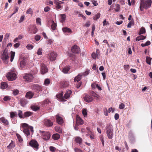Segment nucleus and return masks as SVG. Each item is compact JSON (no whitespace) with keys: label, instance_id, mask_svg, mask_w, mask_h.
<instances>
[{"label":"nucleus","instance_id":"6","mask_svg":"<svg viewBox=\"0 0 152 152\" xmlns=\"http://www.w3.org/2000/svg\"><path fill=\"white\" fill-rule=\"evenodd\" d=\"M57 55L56 53L52 52L48 54V58L51 61H53L56 60Z\"/></svg>","mask_w":152,"mask_h":152},{"label":"nucleus","instance_id":"13","mask_svg":"<svg viewBox=\"0 0 152 152\" xmlns=\"http://www.w3.org/2000/svg\"><path fill=\"white\" fill-rule=\"evenodd\" d=\"M42 132V135L44 139L46 140L50 138V135L49 132Z\"/></svg>","mask_w":152,"mask_h":152},{"label":"nucleus","instance_id":"52","mask_svg":"<svg viewBox=\"0 0 152 152\" xmlns=\"http://www.w3.org/2000/svg\"><path fill=\"white\" fill-rule=\"evenodd\" d=\"M19 93V91L17 89H15L13 91V94L15 96L18 95Z\"/></svg>","mask_w":152,"mask_h":152},{"label":"nucleus","instance_id":"55","mask_svg":"<svg viewBox=\"0 0 152 152\" xmlns=\"http://www.w3.org/2000/svg\"><path fill=\"white\" fill-rule=\"evenodd\" d=\"M89 70H87L84 72L83 73V75L84 76H86L88 75L89 73Z\"/></svg>","mask_w":152,"mask_h":152},{"label":"nucleus","instance_id":"50","mask_svg":"<svg viewBox=\"0 0 152 152\" xmlns=\"http://www.w3.org/2000/svg\"><path fill=\"white\" fill-rule=\"evenodd\" d=\"M18 116L20 118H24V115H22V113L20 110H18Z\"/></svg>","mask_w":152,"mask_h":152},{"label":"nucleus","instance_id":"36","mask_svg":"<svg viewBox=\"0 0 152 152\" xmlns=\"http://www.w3.org/2000/svg\"><path fill=\"white\" fill-rule=\"evenodd\" d=\"M17 115V113L15 112H11L10 113V118H14Z\"/></svg>","mask_w":152,"mask_h":152},{"label":"nucleus","instance_id":"46","mask_svg":"<svg viewBox=\"0 0 152 152\" xmlns=\"http://www.w3.org/2000/svg\"><path fill=\"white\" fill-rule=\"evenodd\" d=\"M33 13V11L32 10L31 8H29L28 9L26 12V13L27 14H30L32 15Z\"/></svg>","mask_w":152,"mask_h":152},{"label":"nucleus","instance_id":"4","mask_svg":"<svg viewBox=\"0 0 152 152\" xmlns=\"http://www.w3.org/2000/svg\"><path fill=\"white\" fill-rule=\"evenodd\" d=\"M9 53L7 50L6 49L4 50L3 53L1 56V59L4 61L5 64H7L8 63L7 60L9 59V56H8Z\"/></svg>","mask_w":152,"mask_h":152},{"label":"nucleus","instance_id":"58","mask_svg":"<svg viewBox=\"0 0 152 152\" xmlns=\"http://www.w3.org/2000/svg\"><path fill=\"white\" fill-rule=\"evenodd\" d=\"M10 98L9 96H5L4 98V101H7L10 100Z\"/></svg>","mask_w":152,"mask_h":152},{"label":"nucleus","instance_id":"10","mask_svg":"<svg viewBox=\"0 0 152 152\" xmlns=\"http://www.w3.org/2000/svg\"><path fill=\"white\" fill-rule=\"evenodd\" d=\"M76 124L77 126L82 125L84 123L83 120L78 115H77L76 117Z\"/></svg>","mask_w":152,"mask_h":152},{"label":"nucleus","instance_id":"15","mask_svg":"<svg viewBox=\"0 0 152 152\" xmlns=\"http://www.w3.org/2000/svg\"><path fill=\"white\" fill-rule=\"evenodd\" d=\"M63 93L62 92L60 93L59 94L57 95L56 96L58 99L61 101H64L66 100H64V97H63Z\"/></svg>","mask_w":152,"mask_h":152},{"label":"nucleus","instance_id":"44","mask_svg":"<svg viewBox=\"0 0 152 152\" xmlns=\"http://www.w3.org/2000/svg\"><path fill=\"white\" fill-rule=\"evenodd\" d=\"M41 19L39 18H37L36 19V22L37 24L39 25H41Z\"/></svg>","mask_w":152,"mask_h":152},{"label":"nucleus","instance_id":"56","mask_svg":"<svg viewBox=\"0 0 152 152\" xmlns=\"http://www.w3.org/2000/svg\"><path fill=\"white\" fill-rule=\"evenodd\" d=\"M40 36L39 35H37L35 37V39L36 41H38L40 39Z\"/></svg>","mask_w":152,"mask_h":152},{"label":"nucleus","instance_id":"8","mask_svg":"<svg viewBox=\"0 0 152 152\" xmlns=\"http://www.w3.org/2000/svg\"><path fill=\"white\" fill-rule=\"evenodd\" d=\"M29 145L31 147L37 149L38 148L39 144L35 140H32L29 143Z\"/></svg>","mask_w":152,"mask_h":152},{"label":"nucleus","instance_id":"24","mask_svg":"<svg viewBox=\"0 0 152 152\" xmlns=\"http://www.w3.org/2000/svg\"><path fill=\"white\" fill-rule=\"evenodd\" d=\"M95 86H96V88H97L99 90H102L101 88L99 86H98V85L97 84H96L95 83H94L92 84L91 85V87L94 89H96Z\"/></svg>","mask_w":152,"mask_h":152},{"label":"nucleus","instance_id":"51","mask_svg":"<svg viewBox=\"0 0 152 152\" xmlns=\"http://www.w3.org/2000/svg\"><path fill=\"white\" fill-rule=\"evenodd\" d=\"M16 135L18 140L20 142H21L23 141V140L20 136L18 134H17Z\"/></svg>","mask_w":152,"mask_h":152},{"label":"nucleus","instance_id":"2","mask_svg":"<svg viewBox=\"0 0 152 152\" xmlns=\"http://www.w3.org/2000/svg\"><path fill=\"white\" fill-rule=\"evenodd\" d=\"M106 134L108 138L112 139L113 136V128L110 125H107L106 127Z\"/></svg>","mask_w":152,"mask_h":152},{"label":"nucleus","instance_id":"38","mask_svg":"<svg viewBox=\"0 0 152 152\" xmlns=\"http://www.w3.org/2000/svg\"><path fill=\"white\" fill-rule=\"evenodd\" d=\"M151 58L150 57H147L146 58V62L149 65L151 64Z\"/></svg>","mask_w":152,"mask_h":152},{"label":"nucleus","instance_id":"41","mask_svg":"<svg viewBox=\"0 0 152 152\" xmlns=\"http://www.w3.org/2000/svg\"><path fill=\"white\" fill-rule=\"evenodd\" d=\"M20 102L21 105L23 107H24L25 104L26 103L25 100L23 99H20Z\"/></svg>","mask_w":152,"mask_h":152},{"label":"nucleus","instance_id":"61","mask_svg":"<svg viewBox=\"0 0 152 152\" xmlns=\"http://www.w3.org/2000/svg\"><path fill=\"white\" fill-rule=\"evenodd\" d=\"M82 113L84 116H86L87 114L86 110V109H83V110Z\"/></svg>","mask_w":152,"mask_h":152},{"label":"nucleus","instance_id":"3","mask_svg":"<svg viewBox=\"0 0 152 152\" xmlns=\"http://www.w3.org/2000/svg\"><path fill=\"white\" fill-rule=\"evenodd\" d=\"M14 71L9 72L6 75L8 79L10 81L15 80L17 78L16 74L14 73Z\"/></svg>","mask_w":152,"mask_h":152},{"label":"nucleus","instance_id":"20","mask_svg":"<svg viewBox=\"0 0 152 152\" xmlns=\"http://www.w3.org/2000/svg\"><path fill=\"white\" fill-rule=\"evenodd\" d=\"M72 91L70 90H68L67 91L64 96V98L66 99H68L71 95Z\"/></svg>","mask_w":152,"mask_h":152},{"label":"nucleus","instance_id":"25","mask_svg":"<svg viewBox=\"0 0 152 152\" xmlns=\"http://www.w3.org/2000/svg\"><path fill=\"white\" fill-rule=\"evenodd\" d=\"M62 30L64 32L72 33V31L71 29L67 27H64L62 28Z\"/></svg>","mask_w":152,"mask_h":152},{"label":"nucleus","instance_id":"49","mask_svg":"<svg viewBox=\"0 0 152 152\" xmlns=\"http://www.w3.org/2000/svg\"><path fill=\"white\" fill-rule=\"evenodd\" d=\"M42 49L41 48H39L37 52V54L38 55H40L42 54Z\"/></svg>","mask_w":152,"mask_h":152},{"label":"nucleus","instance_id":"19","mask_svg":"<svg viewBox=\"0 0 152 152\" xmlns=\"http://www.w3.org/2000/svg\"><path fill=\"white\" fill-rule=\"evenodd\" d=\"M26 61L25 59H23L20 61V66L21 69H23L25 67L26 65Z\"/></svg>","mask_w":152,"mask_h":152},{"label":"nucleus","instance_id":"34","mask_svg":"<svg viewBox=\"0 0 152 152\" xmlns=\"http://www.w3.org/2000/svg\"><path fill=\"white\" fill-rule=\"evenodd\" d=\"M81 76L79 75H78L74 79V81L75 82H76V81H77V82H78V81H79L81 79Z\"/></svg>","mask_w":152,"mask_h":152},{"label":"nucleus","instance_id":"39","mask_svg":"<svg viewBox=\"0 0 152 152\" xmlns=\"http://www.w3.org/2000/svg\"><path fill=\"white\" fill-rule=\"evenodd\" d=\"M15 52L11 51L10 61L12 62L15 57Z\"/></svg>","mask_w":152,"mask_h":152},{"label":"nucleus","instance_id":"63","mask_svg":"<svg viewBox=\"0 0 152 152\" xmlns=\"http://www.w3.org/2000/svg\"><path fill=\"white\" fill-rule=\"evenodd\" d=\"M56 148L54 147L50 146V150L52 152H54L56 150Z\"/></svg>","mask_w":152,"mask_h":152},{"label":"nucleus","instance_id":"16","mask_svg":"<svg viewBox=\"0 0 152 152\" xmlns=\"http://www.w3.org/2000/svg\"><path fill=\"white\" fill-rule=\"evenodd\" d=\"M91 94L92 96H93L95 98V99H102V97L100 96L99 95L96 94V93H95L94 91H92L91 92Z\"/></svg>","mask_w":152,"mask_h":152},{"label":"nucleus","instance_id":"64","mask_svg":"<svg viewBox=\"0 0 152 152\" xmlns=\"http://www.w3.org/2000/svg\"><path fill=\"white\" fill-rule=\"evenodd\" d=\"M74 149L75 152H82V150L77 148H75Z\"/></svg>","mask_w":152,"mask_h":152},{"label":"nucleus","instance_id":"54","mask_svg":"<svg viewBox=\"0 0 152 152\" xmlns=\"http://www.w3.org/2000/svg\"><path fill=\"white\" fill-rule=\"evenodd\" d=\"M28 50H31L33 48V46L30 44H28L26 47Z\"/></svg>","mask_w":152,"mask_h":152},{"label":"nucleus","instance_id":"35","mask_svg":"<svg viewBox=\"0 0 152 152\" xmlns=\"http://www.w3.org/2000/svg\"><path fill=\"white\" fill-rule=\"evenodd\" d=\"M56 27V24L53 21H52V25L51 26V28L53 30H54Z\"/></svg>","mask_w":152,"mask_h":152},{"label":"nucleus","instance_id":"22","mask_svg":"<svg viewBox=\"0 0 152 152\" xmlns=\"http://www.w3.org/2000/svg\"><path fill=\"white\" fill-rule=\"evenodd\" d=\"M34 95V94L31 91H29L27 93L26 97L29 99H31Z\"/></svg>","mask_w":152,"mask_h":152},{"label":"nucleus","instance_id":"40","mask_svg":"<svg viewBox=\"0 0 152 152\" xmlns=\"http://www.w3.org/2000/svg\"><path fill=\"white\" fill-rule=\"evenodd\" d=\"M100 16V14L99 13H98L95 15L94 17L93 18V19L94 20H97L99 18Z\"/></svg>","mask_w":152,"mask_h":152},{"label":"nucleus","instance_id":"33","mask_svg":"<svg viewBox=\"0 0 152 152\" xmlns=\"http://www.w3.org/2000/svg\"><path fill=\"white\" fill-rule=\"evenodd\" d=\"M61 22L63 23L64 22L65 20L66 15L65 14H62L61 15Z\"/></svg>","mask_w":152,"mask_h":152},{"label":"nucleus","instance_id":"29","mask_svg":"<svg viewBox=\"0 0 152 152\" xmlns=\"http://www.w3.org/2000/svg\"><path fill=\"white\" fill-rule=\"evenodd\" d=\"M60 135L58 134H54L53 136V138L55 140H57L59 139L60 138Z\"/></svg>","mask_w":152,"mask_h":152},{"label":"nucleus","instance_id":"21","mask_svg":"<svg viewBox=\"0 0 152 152\" xmlns=\"http://www.w3.org/2000/svg\"><path fill=\"white\" fill-rule=\"evenodd\" d=\"M15 146V144L13 141L11 140V142L10 143L9 145L7 146V148L8 149H11Z\"/></svg>","mask_w":152,"mask_h":152},{"label":"nucleus","instance_id":"18","mask_svg":"<svg viewBox=\"0 0 152 152\" xmlns=\"http://www.w3.org/2000/svg\"><path fill=\"white\" fill-rule=\"evenodd\" d=\"M29 31L31 33L35 34L37 32L38 29L36 26H34L31 28L30 29Z\"/></svg>","mask_w":152,"mask_h":152},{"label":"nucleus","instance_id":"42","mask_svg":"<svg viewBox=\"0 0 152 152\" xmlns=\"http://www.w3.org/2000/svg\"><path fill=\"white\" fill-rule=\"evenodd\" d=\"M151 44L150 42L149 41H148L145 43H142L141 44V46L142 47H145L146 46L148 45Z\"/></svg>","mask_w":152,"mask_h":152},{"label":"nucleus","instance_id":"23","mask_svg":"<svg viewBox=\"0 0 152 152\" xmlns=\"http://www.w3.org/2000/svg\"><path fill=\"white\" fill-rule=\"evenodd\" d=\"M0 121L5 125H7L9 124L8 121L4 117L0 118Z\"/></svg>","mask_w":152,"mask_h":152},{"label":"nucleus","instance_id":"26","mask_svg":"<svg viewBox=\"0 0 152 152\" xmlns=\"http://www.w3.org/2000/svg\"><path fill=\"white\" fill-rule=\"evenodd\" d=\"M7 85L6 82H2L1 83V89H4L7 88Z\"/></svg>","mask_w":152,"mask_h":152},{"label":"nucleus","instance_id":"27","mask_svg":"<svg viewBox=\"0 0 152 152\" xmlns=\"http://www.w3.org/2000/svg\"><path fill=\"white\" fill-rule=\"evenodd\" d=\"M82 139L80 137H77L75 138V141L76 142L80 144L82 142Z\"/></svg>","mask_w":152,"mask_h":152},{"label":"nucleus","instance_id":"30","mask_svg":"<svg viewBox=\"0 0 152 152\" xmlns=\"http://www.w3.org/2000/svg\"><path fill=\"white\" fill-rule=\"evenodd\" d=\"M61 85L63 87H67L69 86V83L68 82H63L61 83Z\"/></svg>","mask_w":152,"mask_h":152},{"label":"nucleus","instance_id":"47","mask_svg":"<svg viewBox=\"0 0 152 152\" xmlns=\"http://www.w3.org/2000/svg\"><path fill=\"white\" fill-rule=\"evenodd\" d=\"M55 129L57 132L59 133H61L62 132V129L59 127H56Z\"/></svg>","mask_w":152,"mask_h":152},{"label":"nucleus","instance_id":"60","mask_svg":"<svg viewBox=\"0 0 152 152\" xmlns=\"http://www.w3.org/2000/svg\"><path fill=\"white\" fill-rule=\"evenodd\" d=\"M124 68L125 70L127 71L129 69V65H125L124 66Z\"/></svg>","mask_w":152,"mask_h":152},{"label":"nucleus","instance_id":"9","mask_svg":"<svg viewBox=\"0 0 152 152\" xmlns=\"http://www.w3.org/2000/svg\"><path fill=\"white\" fill-rule=\"evenodd\" d=\"M33 77L32 75L31 74H26L23 77L25 80L28 82L31 81Z\"/></svg>","mask_w":152,"mask_h":152},{"label":"nucleus","instance_id":"37","mask_svg":"<svg viewBox=\"0 0 152 152\" xmlns=\"http://www.w3.org/2000/svg\"><path fill=\"white\" fill-rule=\"evenodd\" d=\"M145 28L144 27H142L141 28L139 34H141L145 33Z\"/></svg>","mask_w":152,"mask_h":152},{"label":"nucleus","instance_id":"14","mask_svg":"<svg viewBox=\"0 0 152 152\" xmlns=\"http://www.w3.org/2000/svg\"><path fill=\"white\" fill-rule=\"evenodd\" d=\"M41 72L42 74H44L47 72L48 69L45 65L42 64L41 65Z\"/></svg>","mask_w":152,"mask_h":152},{"label":"nucleus","instance_id":"28","mask_svg":"<svg viewBox=\"0 0 152 152\" xmlns=\"http://www.w3.org/2000/svg\"><path fill=\"white\" fill-rule=\"evenodd\" d=\"M146 37L142 35H140L137 37L136 38V40L137 41H139L141 40H143L145 39Z\"/></svg>","mask_w":152,"mask_h":152},{"label":"nucleus","instance_id":"43","mask_svg":"<svg viewBox=\"0 0 152 152\" xmlns=\"http://www.w3.org/2000/svg\"><path fill=\"white\" fill-rule=\"evenodd\" d=\"M34 88L38 91H40L42 90V87L39 85H36Z\"/></svg>","mask_w":152,"mask_h":152},{"label":"nucleus","instance_id":"1","mask_svg":"<svg viewBox=\"0 0 152 152\" xmlns=\"http://www.w3.org/2000/svg\"><path fill=\"white\" fill-rule=\"evenodd\" d=\"M152 1L151 0H141L140 7V10L142 11L143 9H147L151 7Z\"/></svg>","mask_w":152,"mask_h":152},{"label":"nucleus","instance_id":"31","mask_svg":"<svg viewBox=\"0 0 152 152\" xmlns=\"http://www.w3.org/2000/svg\"><path fill=\"white\" fill-rule=\"evenodd\" d=\"M31 113L30 112L27 111L25 112L24 114V118L31 116Z\"/></svg>","mask_w":152,"mask_h":152},{"label":"nucleus","instance_id":"32","mask_svg":"<svg viewBox=\"0 0 152 152\" xmlns=\"http://www.w3.org/2000/svg\"><path fill=\"white\" fill-rule=\"evenodd\" d=\"M69 69L70 68L68 67H64L62 70V72L65 74L67 73Z\"/></svg>","mask_w":152,"mask_h":152},{"label":"nucleus","instance_id":"5","mask_svg":"<svg viewBox=\"0 0 152 152\" xmlns=\"http://www.w3.org/2000/svg\"><path fill=\"white\" fill-rule=\"evenodd\" d=\"M22 127L23 129V132L27 136H28L30 134L29 130V126L26 123L22 124H21Z\"/></svg>","mask_w":152,"mask_h":152},{"label":"nucleus","instance_id":"12","mask_svg":"<svg viewBox=\"0 0 152 152\" xmlns=\"http://www.w3.org/2000/svg\"><path fill=\"white\" fill-rule=\"evenodd\" d=\"M84 101L88 102H90L93 101L94 100L93 98L88 95H86L84 97Z\"/></svg>","mask_w":152,"mask_h":152},{"label":"nucleus","instance_id":"48","mask_svg":"<svg viewBox=\"0 0 152 152\" xmlns=\"http://www.w3.org/2000/svg\"><path fill=\"white\" fill-rule=\"evenodd\" d=\"M31 108L33 110L35 111L38 110L39 109V107L36 106H32Z\"/></svg>","mask_w":152,"mask_h":152},{"label":"nucleus","instance_id":"57","mask_svg":"<svg viewBox=\"0 0 152 152\" xmlns=\"http://www.w3.org/2000/svg\"><path fill=\"white\" fill-rule=\"evenodd\" d=\"M125 107V104L123 103H121L120 104L119 108L120 109H123Z\"/></svg>","mask_w":152,"mask_h":152},{"label":"nucleus","instance_id":"53","mask_svg":"<svg viewBox=\"0 0 152 152\" xmlns=\"http://www.w3.org/2000/svg\"><path fill=\"white\" fill-rule=\"evenodd\" d=\"M91 25V22L90 21H87L85 24L84 25V26L86 27H89Z\"/></svg>","mask_w":152,"mask_h":152},{"label":"nucleus","instance_id":"7","mask_svg":"<svg viewBox=\"0 0 152 152\" xmlns=\"http://www.w3.org/2000/svg\"><path fill=\"white\" fill-rule=\"evenodd\" d=\"M71 50L72 52L76 54H79L80 52V48L76 45L72 46Z\"/></svg>","mask_w":152,"mask_h":152},{"label":"nucleus","instance_id":"59","mask_svg":"<svg viewBox=\"0 0 152 152\" xmlns=\"http://www.w3.org/2000/svg\"><path fill=\"white\" fill-rule=\"evenodd\" d=\"M25 18V16L24 15L21 16L19 20V23H21L23 21Z\"/></svg>","mask_w":152,"mask_h":152},{"label":"nucleus","instance_id":"62","mask_svg":"<svg viewBox=\"0 0 152 152\" xmlns=\"http://www.w3.org/2000/svg\"><path fill=\"white\" fill-rule=\"evenodd\" d=\"M132 25H134L133 22L130 21L127 25L128 28H131Z\"/></svg>","mask_w":152,"mask_h":152},{"label":"nucleus","instance_id":"11","mask_svg":"<svg viewBox=\"0 0 152 152\" xmlns=\"http://www.w3.org/2000/svg\"><path fill=\"white\" fill-rule=\"evenodd\" d=\"M43 121L44 124L47 127H50L52 126L53 125V123L49 119H45Z\"/></svg>","mask_w":152,"mask_h":152},{"label":"nucleus","instance_id":"45","mask_svg":"<svg viewBox=\"0 0 152 152\" xmlns=\"http://www.w3.org/2000/svg\"><path fill=\"white\" fill-rule=\"evenodd\" d=\"M50 80L48 79H46L44 81V84L46 86H48L50 84Z\"/></svg>","mask_w":152,"mask_h":152},{"label":"nucleus","instance_id":"17","mask_svg":"<svg viewBox=\"0 0 152 152\" xmlns=\"http://www.w3.org/2000/svg\"><path fill=\"white\" fill-rule=\"evenodd\" d=\"M56 118L57 122L58 124H61L63 123V119L58 115H56Z\"/></svg>","mask_w":152,"mask_h":152}]
</instances>
